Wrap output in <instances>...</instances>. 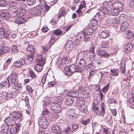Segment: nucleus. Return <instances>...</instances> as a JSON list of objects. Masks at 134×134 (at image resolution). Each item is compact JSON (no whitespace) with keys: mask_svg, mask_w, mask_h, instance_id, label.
Wrapping results in <instances>:
<instances>
[{"mask_svg":"<svg viewBox=\"0 0 134 134\" xmlns=\"http://www.w3.org/2000/svg\"><path fill=\"white\" fill-rule=\"evenodd\" d=\"M73 26V24H70L68 26H65L63 27V29L66 32L68 31L70 28Z\"/></svg>","mask_w":134,"mask_h":134,"instance_id":"47","label":"nucleus"},{"mask_svg":"<svg viewBox=\"0 0 134 134\" xmlns=\"http://www.w3.org/2000/svg\"><path fill=\"white\" fill-rule=\"evenodd\" d=\"M50 102V99L48 97L44 98L43 100L44 106H48Z\"/></svg>","mask_w":134,"mask_h":134,"instance_id":"35","label":"nucleus"},{"mask_svg":"<svg viewBox=\"0 0 134 134\" xmlns=\"http://www.w3.org/2000/svg\"><path fill=\"white\" fill-rule=\"evenodd\" d=\"M67 13L65 9L63 8H61L60 10L59 14L58 15V18L60 19L62 16L65 17Z\"/></svg>","mask_w":134,"mask_h":134,"instance_id":"26","label":"nucleus"},{"mask_svg":"<svg viewBox=\"0 0 134 134\" xmlns=\"http://www.w3.org/2000/svg\"><path fill=\"white\" fill-rule=\"evenodd\" d=\"M105 51V47L102 46L99 47L97 51V54L100 56H103V54L104 53Z\"/></svg>","mask_w":134,"mask_h":134,"instance_id":"17","label":"nucleus"},{"mask_svg":"<svg viewBox=\"0 0 134 134\" xmlns=\"http://www.w3.org/2000/svg\"><path fill=\"white\" fill-rule=\"evenodd\" d=\"M90 28L92 30L95 31L96 30L98 27V23L97 20L94 19L91 20L90 23L89 24Z\"/></svg>","mask_w":134,"mask_h":134,"instance_id":"9","label":"nucleus"},{"mask_svg":"<svg viewBox=\"0 0 134 134\" xmlns=\"http://www.w3.org/2000/svg\"><path fill=\"white\" fill-rule=\"evenodd\" d=\"M8 78L10 79L11 83L13 85L18 82V75L16 73L11 74L8 77Z\"/></svg>","mask_w":134,"mask_h":134,"instance_id":"6","label":"nucleus"},{"mask_svg":"<svg viewBox=\"0 0 134 134\" xmlns=\"http://www.w3.org/2000/svg\"><path fill=\"white\" fill-rule=\"evenodd\" d=\"M5 36V32L4 30L2 28H0V38H4Z\"/></svg>","mask_w":134,"mask_h":134,"instance_id":"56","label":"nucleus"},{"mask_svg":"<svg viewBox=\"0 0 134 134\" xmlns=\"http://www.w3.org/2000/svg\"><path fill=\"white\" fill-rule=\"evenodd\" d=\"M104 4L106 5L108 8H110L111 6L113 7V3L111 1H108L105 2Z\"/></svg>","mask_w":134,"mask_h":134,"instance_id":"61","label":"nucleus"},{"mask_svg":"<svg viewBox=\"0 0 134 134\" xmlns=\"http://www.w3.org/2000/svg\"><path fill=\"white\" fill-rule=\"evenodd\" d=\"M7 12H5V10L1 11V13L0 14V17L4 19L3 18H5L7 16Z\"/></svg>","mask_w":134,"mask_h":134,"instance_id":"50","label":"nucleus"},{"mask_svg":"<svg viewBox=\"0 0 134 134\" xmlns=\"http://www.w3.org/2000/svg\"><path fill=\"white\" fill-rule=\"evenodd\" d=\"M62 33L63 32L62 30L58 29L54 30L53 32V34L57 36L61 35Z\"/></svg>","mask_w":134,"mask_h":134,"instance_id":"51","label":"nucleus"},{"mask_svg":"<svg viewBox=\"0 0 134 134\" xmlns=\"http://www.w3.org/2000/svg\"><path fill=\"white\" fill-rule=\"evenodd\" d=\"M15 125H16L15 127V132L16 133H18L20 130V129L21 126V124L20 123H18L15 124Z\"/></svg>","mask_w":134,"mask_h":134,"instance_id":"42","label":"nucleus"},{"mask_svg":"<svg viewBox=\"0 0 134 134\" xmlns=\"http://www.w3.org/2000/svg\"><path fill=\"white\" fill-rule=\"evenodd\" d=\"M105 112L101 110H98L96 113V115L98 117H103L105 114Z\"/></svg>","mask_w":134,"mask_h":134,"instance_id":"40","label":"nucleus"},{"mask_svg":"<svg viewBox=\"0 0 134 134\" xmlns=\"http://www.w3.org/2000/svg\"><path fill=\"white\" fill-rule=\"evenodd\" d=\"M86 3L85 1L83 0L80 2L78 9L76 12L79 16L83 14V12L86 10Z\"/></svg>","mask_w":134,"mask_h":134,"instance_id":"2","label":"nucleus"},{"mask_svg":"<svg viewBox=\"0 0 134 134\" xmlns=\"http://www.w3.org/2000/svg\"><path fill=\"white\" fill-rule=\"evenodd\" d=\"M29 74L30 76L32 79H35L37 77L35 72L32 70H31L29 71Z\"/></svg>","mask_w":134,"mask_h":134,"instance_id":"44","label":"nucleus"},{"mask_svg":"<svg viewBox=\"0 0 134 134\" xmlns=\"http://www.w3.org/2000/svg\"><path fill=\"white\" fill-rule=\"evenodd\" d=\"M109 129L107 128H103V134H110V132L109 131Z\"/></svg>","mask_w":134,"mask_h":134,"instance_id":"64","label":"nucleus"},{"mask_svg":"<svg viewBox=\"0 0 134 134\" xmlns=\"http://www.w3.org/2000/svg\"><path fill=\"white\" fill-rule=\"evenodd\" d=\"M63 100V98L60 96H57L55 98V101L59 103H62Z\"/></svg>","mask_w":134,"mask_h":134,"instance_id":"62","label":"nucleus"},{"mask_svg":"<svg viewBox=\"0 0 134 134\" xmlns=\"http://www.w3.org/2000/svg\"><path fill=\"white\" fill-rule=\"evenodd\" d=\"M39 5H37L32 9V14L33 15H41Z\"/></svg>","mask_w":134,"mask_h":134,"instance_id":"14","label":"nucleus"},{"mask_svg":"<svg viewBox=\"0 0 134 134\" xmlns=\"http://www.w3.org/2000/svg\"><path fill=\"white\" fill-rule=\"evenodd\" d=\"M109 34L108 31H103L99 34L100 37L102 38H106L109 36Z\"/></svg>","mask_w":134,"mask_h":134,"instance_id":"24","label":"nucleus"},{"mask_svg":"<svg viewBox=\"0 0 134 134\" xmlns=\"http://www.w3.org/2000/svg\"><path fill=\"white\" fill-rule=\"evenodd\" d=\"M99 109L98 105L97 104L94 103L92 104V110L93 112L97 111Z\"/></svg>","mask_w":134,"mask_h":134,"instance_id":"38","label":"nucleus"},{"mask_svg":"<svg viewBox=\"0 0 134 134\" xmlns=\"http://www.w3.org/2000/svg\"><path fill=\"white\" fill-rule=\"evenodd\" d=\"M112 119V116L109 114L107 115L104 118V120L107 122L110 121Z\"/></svg>","mask_w":134,"mask_h":134,"instance_id":"49","label":"nucleus"},{"mask_svg":"<svg viewBox=\"0 0 134 134\" xmlns=\"http://www.w3.org/2000/svg\"><path fill=\"white\" fill-rule=\"evenodd\" d=\"M120 11L116 8L111 9L110 10L111 14L113 16H117L119 14Z\"/></svg>","mask_w":134,"mask_h":134,"instance_id":"32","label":"nucleus"},{"mask_svg":"<svg viewBox=\"0 0 134 134\" xmlns=\"http://www.w3.org/2000/svg\"><path fill=\"white\" fill-rule=\"evenodd\" d=\"M10 115L12 117L18 120L22 116V114L16 111L10 112Z\"/></svg>","mask_w":134,"mask_h":134,"instance_id":"13","label":"nucleus"},{"mask_svg":"<svg viewBox=\"0 0 134 134\" xmlns=\"http://www.w3.org/2000/svg\"><path fill=\"white\" fill-rule=\"evenodd\" d=\"M81 123L83 125L86 126L90 123V119L88 118L86 119H83L81 121Z\"/></svg>","mask_w":134,"mask_h":134,"instance_id":"36","label":"nucleus"},{"mask_svg":"<svg viewBox=\"0 0 134 134\" xmlns=\"http://www.w3.org/2000/svg\"><path fill=\"white\" fill-rule=\"evenodd\" d=\"M51 131L56 134H61L62 131L61 127L58 125H54L52 126Z\"/></svg>","mask_w":134,"mask_h":134,"instance_id":"7","label":"nucleus"},{"mask_svg":"<svg viewBox=\"0 0 134 134\" xmlns=\"http://www.w3.org/2000/svg\"><path fill=\"white\" fill-rule=\"evenodd\" d=\"M107 22L108 24H115V18L110 17L107 19Z\"/></svg>","mask_w":134,"mask_h":134,"instance_id":"41","label":"nucleus"},{"mask_svg":"<svg viewBox=\"0 0 134 134\" xmlns=\"http://www.w3.org/2000/svg\"><path fill=\"white\" fill-rule=\"evenodd\" d=\"M13 93L12 92H10V93H7V94L5 97V99L8 100H10L12 97Z\"/></svg>","mask_w":134,"mask_h":134,"instance_id":"43","label":"nucleus"},{"mask_svg":"<svg viewBox=\"0 0 134 134\" xmlns=\"http://www.w3.org/2000/svg\"><path fill=\"white\" fill-rule=\"evenodd\" d=\"M25 63V60L24 59H21L14 62L13 63V65L15 67L18 68L24 65Z\"/></svg>","mask_w":134,"mask_h":134,"instance_id":"11","label":"nucleus"},{"mask_svg":"<svg viewBox=\"0 0 134 134\" xmlns=\"http://www.w3.org/2000/svg\"><path fill=\"white\" fill-rule=\"evenodd\" d=\"M109 88V83H108L106 86H104L102 89L103 92L106 93L107 92Z\"/></svg>","mask_w":134,"mask_h":134,"instance_id":"58","label":"nucleus"},{"mask_svg":"<svg viewBox=\"0 0 134 134\" xmlns=\"http://www.w3.org/2000/svg\"><path fill=\"white\" fill-rule=\"evenodd\" d=\"M62 58L64 60V62L62 64V68H65L68 67L71 62V60L68 59L67 57H66L65 58L63 57Z\"/></svg>","mask_w":134,"mask_h":134,"instance_id":"16","label":"nucleus"},{"mask_svg":"<svg viewBox=\"0 0 134 134\" xmlns=\"http://www.w3.org/2000/svg\"><path fill=\"white\" fill-rule=\"evenodd\" d=\"M5 121L6 123H8L10 126L14 125L16 124L15 120L10 117H7L5 119Z\"/></svg>","mask_w":134,"mask_h":134,"instance_id":"12","label":"nucleus"},{"mask_svg":"<svg viewBox=\"0 0 134 134\" xmlns=\"http://www.w3.org/2000/svg\"><path fill=\"white\" fill-rule=\"evenodd\" d=\"M14 85L15 87V88L17 90L20 91L23 88V86L21 84L19 83H15Z\"/></svg>","mask_w":134,"mask_h":134,"instance_id":"46","label":"nucleus"},{"mask_svg":"<svg viewBox=\"0 0 134 134\" xmlns=\"http://www.w3.org/2000/svg\"><path fill=\"white\" fill-rule=\"evenodd\" d=\"M125 34L126 38L128 39L131 38L133 35L132 32L130 30H127L126 31Z\"/></svg>","mask_w":134,"mask_h":134,"instance_id":"31","label":"nucleus"},{"mask_svg":"<svg viewBox=\"0 0 134 134\" xmlns=\"http://www.w3.org/2000/svg\"><path fill=\"white\" fill-rule=\"evenodd\" d=\"M108 103L110 104L116 105L118 104L117 101L113 98L110 99L109 100Z\"/></svg>","mask_w":134,"mask_h":134,"instance_id":"53","label":"nucleus"},{"mask_svg":"<svg viewBox=\"0 0 134 134\" xmlns=\"http://www.w3.org/2000/svg\"><path fill=\"white\" fill-rule=\"evenodd\" d=\"M95 64L98 65H103L104 64V60L102 59H98L95 61Z\"/></svg>","mask_w":134,"mask_h":134,"instance_id":"52","label":"nucleus"},{"mask_svg":"<svg viewBox=\"0 0 134 134\" xmlns=\"http://www.w3.org/2000/svg\"><path fill=\"white\" fill-rule=\"evenodd\" d=\"M113 7L121 11L123 9V4L120 2L117 1L113 3Z\"/></svg>","mask_w":134,"mask_h":134,"instance_id":"15","label":"nucleus"},{"mask_svg":"<svg viewBox=\"0 0 134 134\" xmlns=\"http://www.w3.org/2000/svg\"><path fill=\"white\" fill-rule=\"evenodd\" d=\"M85 103V101L82 99H78L76 102V105L77 107L82 108Z\"/></svg>","mask_w":134,"mask_h":134,"instance_id":"23","label":"nucleus"},{"mask_svg":"<svg viewBox=\"0 0 134 134\" xmlns=\"http://www.w3.org/2000/svg\"><path fill=\"white\" fill-rule=\"evenodd\" d=\"M90 91L89 89H86L82 93V97L84 98H88L90 96Z\"/></svg>","mask_w":134,"mask_h":134,"instance_id":"27","label":"nucleus"},{"mask_svg":"<svg viewBox=\"0 0 134 134\" xmlns=\"http://www.w3.org/2000/svg\"><path fill=\"white\" fill-rule=\"evenodd\" d=\"M15 22L19 24H21L25 22V20L22 16L18 17L15 20Z\"/></svg>","mask_w":134,"mask_h":134,"instance_id":"25","label":"nucleus"},{"mask_svg":"<svg viewBox=\"0 0 134 134\" xmlns=\"http://www.w3.org/2000/svg\"><path fill=\"white\" fill-rule=\"evenodd\" d=\"M49 113V111L46 108H43V110L42 112L41 115L43 116L48 115Z\"/></svg>","mask_w":134,"mask_h":134,"instance_id":"48","label":"nucleus"},{"mask_svg":"<svg viewBox=\"0 0 134 134\" xmlns=\"http://www.w3.org/2000/svg\"><path fill=\"white\" fill-rule=\"evenodd\" d=\"M26 2L27 4L30 6L36 3L35 0H27Z\"/></svg>","mask_w":134,"mask_h":134,"instance_id":"54","label":"nucleus"},{"mask_svg":"<svg viewBox=\"0 0 134 134\" xmlns=\"http://www.w3.org/2000/svg\"><path fill=\"white\" fill-rule=\"evenodd\" d=\"M26 89L27 91L32 94L33 92V90L31 86L29 85H27L26 87Z\"/></svg>","mask_w":134,"mask_h":134,"instance_id":"60","label":"nucleus"},{"mask_svg":"<svg viewBox=\"0 0 134 134\" xmlns=\"http://www.w3.org/2000/svg\"><path fill=\"white\" fill-rule=\"evenodd\" d=\"M62 68L64 69V70H63V71L68 76H70L73 74L72 71H71V70H70L69 67Z\"/></svg>","mask_w":134,"mask_h":134,"instance_id":"33","label":"nucleus"},{"mask_svg":"<svg viewBox=\"0 0 134 134\" xmlns=\"http://www.w3.org/2000/svg\"><path fill=\"white\" fill-rule=\"evenodd\" d=\"M129 24L128 21L122 22L120 26L121 31H124L129 26Z\"/></svg>","mask_w":134,"mask_h":134,"instance_id":"20","label":"nucleus"},{"mask_svg":"<svg viewBox=\"0 0 134 134\" xmlns=\"http://www.w3.org/2000/svg\"><path fill=\"white\" fill-rule=\"evenodd\" d=\"M77 36L79 40L87 41L90 39V37L86 34V32H81L79 33Z\"/></svg>","mask_w":134,"mask_h":134,"instance_id":"5","label":"nucleus"},{"mask_svg":"<svg viewBox=\"0 0 134 134\" xmlns=\"http://www.w3.org/2000/svg\"><path fill=\"white\" fill-rule=\"evenodd\" d=\"M0 84L1 87H5L7 88L9 87L10 85L8 78H7L5 80L1 82Z\"/></svg>","mask_w":134,"mask_h":134,"instance_id":"21","label":"nucleus"},{"mask_svg":"<svg viewBox=\"0 0 134 134\" xmlns=\"http://www.w3.org/2000/svg\"><path fill=\"white\" fill-rule=\"evenodd\" d=\"M74 43L72 41L69 40L64 46V48L67 52H70L71 51L73 48Z\"/></svg>","mask_w":134,"mask_h":134,"instance_id":"8","label":"nucleus"},{"mask_svg":"<svg viewBox=\"0 0 134 134\" xmlns=\"http://www.w3.org/2000/svg\"><path fill=\"white\" fill-rule=\"evenodd\" d=\"M118 17L119 18V19L122 21V23L124 22L127 21V20L124 17V14H121Z\"/></svg>","mask_w":134,"mask_h":134,"instance_id":"63","label":"nucleus"},{"mask_svg":"<svg viewBox=\"0 0 134 134\" xmlns=\"http://www.w3.org/2000/svg\"><path fill=\"white\" fill-rule=\"evenodd\" d=\"M11 50L14 54L17 52L18 51V48L17 45H14L11 48Z\"/></svg>","mask_w":134,"mask_h":134,"instance_id":"55","label":"nucleus"},{"mask_svg":"<svg viewBox=\"0 0 134 134\" xmlns=\"http://www.w3.org/2000/svg\"><path fill=\"white\" fill-rule=\"evenodd\" d=\"M86 65V62L83 59H81L78 65V67L80 69H82L85 67Z\"/></svg>","mask_w":134,"mask_h":134,"instance_id":"22","label":"nucleus"},{"mask_svg":"<svg viewBox=\"0 0 134 134\" xmlns=\"http://www.w3.org/2000/svg\"><path fill=\"white\" fill-rule=\"evenodd\" d=\"M67 115L70 118H75V110L72 109H68L67 112Z\"/></svg>","mask_w":134,"mask_h":134,"instance_id":"18","label":"nucleus"},{"mask_svg":"<svg viewBox=\"0 0 134 134\" xmlns=\"http://www.w3.org/2000/svg\"><path fill=\"white\" fill-rule=\"evenodd\" d=\"M12 16L14 18L17 16L18 15V12L15 9H13L12 10H11Z\"/></svg>","mask_w":134,"mask_h":134,"instance_id":"57","label":"nucleus"},{"mask_svg":"<svg viewBox=\"0 0 134 134\" xmlns=\"http://www.w3.org/2000/svg\"><path fill=\"white\" fill-rule=\"evenodd\" d=\"M129 102L132 105L133 108L134 109V90L132 91L131 97L129 99Z\"/></svg>","mask_w":134,"mask_h":134,"instance_id":"30","label":"nucleus"},{"mask_svg":"<svg viewBox=\"0 0 134 134\" xmlns=\"http://www.w3.org/2000/svg\"><path fill=\"white\" fill-rule=\"evenodd\" d=\"M79 127V125L77 124H74L70 127V131L73 132L76 129H77Z\"/></svg>","mask_w":134,"mask_h":134,"instance_id":"45","label":"nucleus"},{"mask_svg":"<svg viewBox=\"0 0 134 134\" xmlns=\"http://www.w3.org/2000/svg\"><path fill=\"white\" fill-rule=\"evenodd\" d=\"M133 46L130 43H128L124 48V50L125 52L127 53L128 55H130L131 51L133 49Z\"/></svg>","mask_w":134,"mask_h":134,"instance_id":"10","label":"nucleus"},{"mask_svg":"<svg viewBox=\"0 0 134 134\" xmlns=\"http://www.w3.org/2000/svg\"><path fill=\"white\" fill-rule=\"evenodd\" d=\"M74 100L73 99L70 98H68L65 99V102L67 105H70L73 103Z\"/></svg>","mask_w":134,"mask_h":134,"instance_id":"39","label":"nucleus"},{"mask_svg":"<svg viewBox=\"0 0 134 134\" xmlns=\"http://www.w3.org/2000/svg\"><path fill=\"white\" fill-rule=\"evenodd\" d=\"M9 125L7 124H4L2 125L1 127V131L8 134L9 133Z\"/></svg>","mask_w":134,"mask_h":134,"instance_id":"19","label":"nucleus"},{"mask_svg":"<svg viewBox=\"0 0 134 134\" xmlns=\"http://www.w3.org/2000/svg\"><path fill=\"white\" fill-rule=\"evenodd\" d=\"M69 96L72 97H77L79 95V93L77 91H72L69 92L68 94Z\"/></svg>","mask_w":134,"mask_h":134,"instance_id":"29","label":"nucleus"},{"mask_svg":"<svg viewBox=\"0 0 134 134\" xmlns=\"http://www.w3.org/2000/svg\"><path fill=\"white\" fill-rule=\"evenodd\" d=\"M36 62L37 64L34 67V69L38 72H40L43 68L42 66L45 64L44 60L42 58V56L37 57L36 60Z\"/></svg>","mask_w":134,"mask_h":134,"instance_id":"1","label":"nucleus"},{"mask_svg":"<svg viewBox=\"0 0 134 134\" xmlns=\"http://www.w3.org/2000/svg\"><path fill=\"white\" fill-rule=\"evenodd\" d=\"M69 68L70 69V70H71V71H72L73 73L76 71H77V67L76 66L72 64L71 65H70L69 67Z\"/></svg>","mask_w":134,"mask_h":134,"instance_id":"37","label":"nucleus"},{"mask_svg":"<svg viewBox=\"0 0 134 134\" xmlns=\"http://www.w3.org/2000/svg\"><path fill=\"white\" fill-rule=\"evenodd\" d=\"M111 75L113 76H117L119 74V71L118 69H113L110 70Z\"/></svg>","mask_w":134,"mask_h":134,"instance_id":"28","label":"nucleus"},{"mask_svg":"<svg viewBox=\"0 0 134 134\" xmlns=\"http://www.w3.org/2000/svg\"><path fill=\"white\" fill-rule=\"evenodd\" d=\"M26 49L27 51H30L32 53H34L35 51V47L31 44H29Z\"/></svg>","mask_w":134,"mask_h":134,"instance_id":"34","label":"nucleus"},{"mask_svg":"<svg viewBox=\"0 0 134 134\" xmlns=\"http://www.w3.org/2000/svg\"><path fill=\"white\" fill-rule=\"evenodd\" d=\"M51 109L56 113H59L62 110V107L59 104L55 102H53L51 104Z\"/></svg>","mask_w":134,"mask_h":134,"instance_id":"3","label":"nucleus"},{"mask_svg":"<svg viewBox=\"0 0 134 134\" xmlns=\"http://www.w3.org/2000/svg\"><path fill=\"white\" fill-rule=\"evenodd\" d=\"M92 54L89 55V58L91 62H93L95 60L96 55L95 53H93Z\"/></svg>","mask_w":134,"mask_h":134,"instance_id":"59","label":"nucleus"},{"mask_svg":"<svg viewBox=\"0 0 134 134\" xmlns=\"http://www.w3.org/2000/svg\"><path fill=\"white\" fill-rule=\"evenodd\" d=\"M39 122L41 127L44 129H46L49 125L48 121L44 117L40 118L39 119Z\"/></svg>","mask_w":134,"mask_h":134,"instance_id":"4","label":"nucleus"}]
</instances>
